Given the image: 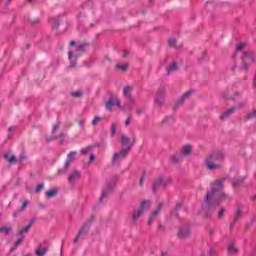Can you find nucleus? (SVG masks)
<instances>
[{
    "label": "nucleus",
    "instance_id": "f257e3e1",
    "mask_svg": "<svg viewBox=\"0 0 256 256\" xmlns=\"http://www.w3.org/2000/svg\"><path fill=\"white\" fill-rule=\"evenodd\" d=\"M230 201L229 196L223 192V180H215L210 184V191L206 194L205 205L208 211L217 207L220 203Z\"/></svg>",
    "mask_w": 256,
    "mask_h": 256
},
{
    "label": "nucleus",
    "instance_id": "f03ea898",
    "mask_svg": "<svg viewBox=\"0 0 256 256\" xmlns=\"http://www.w3.org/2000/svg\"><path fill=\"white\" fill-rule=\"evenodd\" d=\"M223 159V152H214L208 158L205 159V165L208 167L209 171H215V169H219V163H221Z\"/></svg>",
    "mask_w": 256,
    "mask_h": 256
},
{
    "label": "nucleus",
    "instance_id": "7ed1b4c3",
    "mask_svg": "<svg viewBox=\"0 0 256 256\" xmlns=\"http://www.w3.org/2000/svg\"><path fill=\"white\" fill-rule=\"evenodd\" d=\"M83 53H85V43H82L79 46H77L76 50L74 52L73 51H69L68 52V58H69V61H70V67H75V65H77L75 60L78 57H81V55H83Z\"/></svg>",
    "mask_w": 256,
    "mask_h": 256
},
{
    "label": "nucleus",
    "instance_id": "20e7f679",
    "mask_svg": "<svg viewBox=\"0 0 256 256\" xmlns=\"http://www.w3.org/2000/svg\"><path fill=\"white\" fill-rule=\"evenodd\" d=\"M171 183V176H159L153 183L152 189L153 191H157V189H165L167 185Z\"/></svg>",
    "mask_w": 256,
    "mask_h": 256
},
{
    "label": "nucleus",
    "instance_id": "39448f33",
    "mask_svg": "<svg viewBox=\"0 0 256 256\" xmlns=\"http://www.w3.org/2000/svg\"><path fill=\"white\" fill-rule=\"evenodd\" d=\"M151 207V201L149 200H144L141 204H140V208H138L137 210H135L132 214V221L135 223V221H137L139 219V217H141V215L145 212L148 211V209H150Z\"/></svg>",
    "mask_w": 256,
    "mask_h": 256
},
{
    "label": "nucleus",
    "instance_id": "423d86ee",
    "mask_svg": "<svg viewBox=\"0 0 256 256\" xmlns=\"http://www.w3.org/2000/svg\"><path fill=\"white\" fill-rule=\"evenodd\" d=\"M242 67L241 69L243 71H247L249 69V66L252 65V63H255V54L253 52H244L242 56Z\"/></svg>",
    "mask_w": 256,
    "mask_h": 256
},
{
    "label": "nucleus",
    "instance_id": "0eeeda50",
    "mask_svg": "<svg viewBox=\"0 0 256 256\" xmlns=\"http://www.w3.org/2000/svg\"><path fill=\"white\" fill-rule=\"evenodd\" d=\"M243 211H245V206L240 204L236 206L234 210V220L230 223V231H233L235 225H237V221L243 218Z\"/></svg>",
    "mask_w": 256,
    "mask_h": 256
},
{
    "label": "nucleus",
    "instance_id": "6e6552de",
    "mask_svg": "<svg viewBox=\"0 0 256 256\" xmlns=\"http://www.w3.org/2000/svg\"><path fill=\"white\" fill-rule=\"evenodd\" d=\"M119 107V109H123V106H121V101H119V98L117 96H111L109 100L106 102V109L107 111H111L113 107Z\"/></svg>",
    "mask_w": 256,
    "mask_h": 256
},
{
    "label": "nucleus",
    "instance_id": "1a4fd4ad",
    "mask_svg": "<svg viewBox=\"0 0 256 256\" xmlns=\"http://www.w3.org/2000/svg\"><path fill=\"white\" fill-rule=\"evenodd\" d=\"M113 189H115V180L108 182L106 187L103 188L102 194L99 198L100 203L105 199V197H107V195L113 192Z\"/></svg>",
    "mask_w": 256,
    "mask_h": 256
},
{
    "label": "nucleus",
    "instance_id": "9d476101",
    "mask_svg": "<svg viewBox=\"0 0 256 256\" xmlns=\"http://www.w3.org/2000/svg\"><path fill=\"white\" fill-rule=\"evenodd\" d=\"M165 103V88L160 87L156 92L155 104L161 107Z\"/></svg>",
    "mask_w": 256,
    "mask_h": 256
},
{
    "label": "nucleus",
    "instance_id": "9b49d317",
    "mask_svg": "<svg viewBox=\"0 0 256 256\" xmlns=\"http://www.w3.org/2000/svg\"><path fill=\"white\" fill-rule=\"evenodd\" d=\"M133 86H125L123 89V95L128 99V103H135V98H133Z\"/></svg>",
    "mask_w": 256,
    "mask_h": 256
},
{
    "label": "nucleus",
    "instance_id": "f8f14e48",
    "mask_svg": "<svg viewBox=\"0 0 256 256\" xmlns=\"http://www.w3.org/2000/svg\"><path fill=\"white\" fill-rule=\"evenodd\" d=\"M91 221H93V216L91 217L90 220L87 221V223L79 230L77 236L74 239V243H77V241H79V238L81 237V235H85V233H87V230L89 229V227H91Z\"/></svg>",
    "mask_w": 256,
    "mask_h": 256
},
{
    "label": "nucleus",
    "instance_id": "ddd939ff",
    "mask_svg": "<svg viewBox=\"0 0 256 256\" xmlns=\"http://www.w3.org/2000/svg\"><path fill=\"white\" fill-rule=\"evenodd\" d=\"M74 155H77V152L72 151L67 155V160L65 162L64 168L62 170H59V173H67V169L71 167V161H73Z\"/></svg>",
    "mask_w": 256,
    "mask_h": 256
},
{
    "label": "nucleus",
    "instance_id": "4468645a",
    "mask_svg": "<svg viewBox=\"0 0 256 256\" xmlns=\"http://www.w3.org/2000/svg\"><path fill=\"white\" fill-rule=\"evenodd\" d=\"M191 235V227L189 226H183L178 231V237L180 239H187Z\"/></svg>",
    "mask_w": 256,
    "mask_h": 256
},
{
    "label": "nucleus",
    "instance_id": "2eb2a0df",
    "mask_svg": "<svg viewBox=\"0 0 256 256\" xmlns=\"http://www.w3.org/2000/svg\"><path fill=\"white\" fill-rule=\"evenodd\" d=\"M128 150H121L118 153H115L112 157V163L113 165H115V163H117V161H121V159H125V157H127L128 154Z\"/></svg>",
    "mask_w": 256,
    "mask_h": 256
},
{
    "label": "nucleus",
    "instance_id": "dca6fc26",
    "mask_svg": "<svg viewBox=\"0 0 256 256\" xmlns=\"http://www.w3.org/2000/svg\"><path fill=\"white\" fill-rule=\"evenodd\" d=\"M121 145H123V147H127V149L124 150L128 152L131 151V147H133V145L131 144V139H129L127 135H122Z\"/></svg>",
    "mask_w": 256,
    "mask_h": 256
},
{
    "label": "nucleus",
    "instance_id": "f3484780",
    "mask_svg": "<svg viewBox=\"0 0 256 256\" xmlns=\"http://www.w3.org/2000/svg\"><path fill=\"white\" fill-rule=\"evenodd\" d=\"M163 209V204H159L157 209L150 215V218L148 220V225L151 226L153 221L157 219V215H159V212Z\"/></svg>",
    "mask_w": 256,
    "mask_h": 256
},
{
    "label": "nucleus",
    "instance_id": "a211bd4d",
    "mask_svg": "<svg viewBox=\"0 0 256 256\" xmlns=\"http://www.w3.org/2000/svg\"><path fill=\"white\" fill-rule=\"evenodd\" d=\"M194 91L193 90H188L186 93L182 95L178 103L176 104V107H179V105L183 104L185 102V99L193 95Z\"/></svg>",
    "mask_w": 256,
    "mask_h": 256
},
{
    "label": "nucleus",
    "instance_id": "6ab92c4d",
    "mask_svg": "<svg viewBox=\"0 0 256 256\" xmlns=\"http://www.w3.org/2000/svg\"><path fill=\"white\" fill-rule=\"evenodd\" d=\"M244 179L245 178L243 177L234 178L232 181V187H234V189H237V187H241L243 185Z\"/></svg>",
    "mask_w": 256,
    "mask_h": 256
},
{
    "label": "nucleus",
    "instance_id": "aec40b11",
    "mask_svg": "<svg viewBox=\"0 0 256 256\" xmlns=\"http://www.w3.org/2000/svg\"><path fill=\"white\" fill-rule=\"evenodd\" d=\"M192 151H193V147H191V145H189V144H186L182 147V155L183 156L191 155Z\"/></svg>",
    "mask_w": 256,
    "mask_h": 256
},
{
    "label": "nucleus",
    "instance_id": "412c9836",
    "mask_svg": "<svg viewBox=\"0 0 256 256\" xmlns=\"http://www.w3.org/2000/svg\"><path fill=\"white\" fill-rule=\"evenodd\" d=\"M237 247H235L234 242H230L228 245V255H237Z\"/></svg>",
    "mask_w": 256,
    "mask_h": 256
},
{
    "label": "nucleus",
    "instance_id": "4be33fe9",
    "mask_svg": "<svg viewBox=\"0 0 256 256\" xmlns=\"http://www.w3.org/2000/svg\"><path fill=\"white\" fill-rule=\"evenodd\" d=\"M35 220L32 219V221L26 226V227H23L21 228L19 231H18V235H23L24 233H27L29 231V229H31V227H33V222Z\"/></svg>",
    "mask_w": 256,
    "mask_h": 256
},
{
    "label": "nucleus",
    "instance_id": "5701e85b",
    "mask_svg": "<svg viewBox=\"0 0 256 256\" xmlns=\"http://www.w3.org/2000/svg\"><path fill=\"white\" fill-rule=\"evenodd\" d=\"M12 229H13V226H11V224L7 226H2L0 227V233H2L3 235H9Z\"/></svg>",
    "mask_w": 256,
    "mask_h": 256
},
{
    "label": "nucleus",
    "instance_id": "b1692460",
    "mask_svg": "<svg viewBox=\"0 0 256 256\" xmlns=\"http://www.w3.org/2000/svg\"><path fill=\"white\" fill-rule=\"evenodd\" d=\"M235 107H232L230 109H228L227 111H225L221 116L220 119H227V117H229V115L235 113Z\"/></svg>",
    "mask_w": 256,
    "mask_h": 256
},
{
    "label": "nucleus",
    "instance_id": "393cba45",
    "mask_svg": "<svg viewBox=\"0 0 256 256\" xmlns=\"http://www.w3.org/2000/svg\"><path fill=\"white\" fill-rule=\"evenodd\" d=\"M181 161H183V154H175L171 157L172 163H181Z\"/></svg>",
    "mask_w": 256,
    "mask_h": 256
},
{
    "label": "nucleus",
    "instance_id": "a878e982",
    "mask_svg": "<svg viewBox=\"0 0 256 256\" xmlns=\"http://www.w3.org/2000/svg\"><path fill=\"white\" fill-rule=\"evenodd\" d=\"M57 193H59V191L57 189L48 190L46 192V196L48 197V199H51V198L55 197L57 195Z\"/></svg>",
    "mask_w": 256,
    "mask_h": 256
},
{
    "label": "nucleus",
    "instance_id": "bb28decb",
    "mask_svg": "<svg viewBox=\"0 0 256 256\" xmlns=\"http://www.w3.org/2000/svg\"><path fill=\"white\" fill-rule=\"evenodd\" d=\"M183 204L181 202H179L178 204H176V208L175 210L171 213V217L174 219H177V217H179V214H177V211H179V208L182 206Z\"/></svg>",
    "mask_w": 256,
    "mask_h": 256
},
{
    "label": "nucleus",
    "instance_id": "cd10ccee",
    "mask_svg": "<svg viewBox=\"0 0 256 256\" xmlns=\"http://www.w3.org/2000/svg\"><path fill=\"white\" fill-rule=\"evenodd\" d=\"M177 69H179V67H177V63H172L170 67L167 68V74L171 75V73L173 71H177Z\"/></svg>",
    "mask_w": 256,
    "mask_h": 256
},
{
    "label": "nucleus",
    "instance_id": "c85d7f7f",
    "mask_svg": "<svg viewBox=\"0 0 256 256\" xmlns=\"http://www.w3.org/2000/svg\"><path fill=\"white\" fill-rule=\"evenodd\" d=\"M77 179H79V172L72 173L68 178L70 183H73V181H77Z\"/></svg>",
    "mask_w": 256,
    "mask_h": 256
},
{
    "label": "nucleus",
    "instance_id": "c756f323",
    "mask_svg": "<svg viewBox=\"0 0 256 256\" xmlns=\"http://www.w3.org/2000/svg\"><path fill=\"white\" fill-rule=\"evenodd\" d=\"M36 255L37 256H44L47 255V248H38L36 250Z\"/></svg>",
    "mask_w": 256,
    "mask_h": 256
},
{
    "label": "nucleus",
    "instance_id": "7c9ffc66",
    "mask_svg": "<svg viewBox=\"0 0 256 256\" xmlns=\"http://www.w3.org/2000/svg\"><path fill=\"white\" fill-rule=\"evenodd\" d=\"M245 47H247V43L241 42L236 45V51H243V49H245Z\"/></svg>",
    "mask_w": 256,
    "mask_h": 256
},
{
    "label": "nucleus",
    "instance_id": "2f4dec72",
    "mask_svg": "<svg viewBox=\"0 0 256 256\" xmlns=\"http://www.w3.org/2000/svg\"><path fill=\"white\" fill-rule=\"evenodd\" d=\"M110 130H111L112 135H115L117 133V124L115 122H113L111 124Z\"/></svg>",
    "mask_w": 256,
    "mask_h": 256
},
{
    "label": "nucleus",
    "instance_id": "473e14b6",
    "mask_svg": "<svg viewBox=\"0 0 256 256\" xmlns=\"http://www.w3.org/2000/svg\"><path fill=\"white\" fill-rule=\"evenodd\" d=\"M4 159H6L7 161H9V163H14L15 161V156H11L9 157V154H4Z\"/></svg>",
    "mask_w": 256,
    "mask_h": 256
},
{
    "label": "nucleus",
    "instance_id": "72a5a7b5",
    "mask_svg": "<svg viewBox=\"0 0 256 256\" xmlns=\"http://www.w3.org/2000/svg\"><path fill=\"white\" fill-rule=\"evenodd\" d=\"M117 69H119L120 71H127V64H117Z\"/></svg>",
    "mask_w": 256,
    "mask_h": 256
},
{
    "label": "nucleus",
    "instance_id": "f704fd0d",
    "mask_svg": "<svg viewBox=\"0 0 256 256\" xmlns=\"http://www.w3.org/2000/svg\"><path fill=\"white\" fill-rule=\"evenodd\" d=\"M176 43H177L176 40L173 39V38L168 40L169 47H179V46L176 45Z\"/></svg>",
    "mask_w": 256,
    "mask_h": 256
},
{
    "label": "nucleus",
    "instance_id": "c9c22d12",
    "mask_svg": "<svg viewBox=\"0 0 256 256\" xmlns=\"http://www.w3.org/2000/svg\"><path fill=\"white\" fill-rule=\"evenodd\" d=\"M72 97H83V92L81 90L72 92Z\"/></svg>",
    "mask_w": 256,
    "mask_h": 256
},
{
    "label": "nucleus",
    "instance_id": "e433bc0d",
    "mask_svg": "<svg viewBox=\"0 0 256 256\" xmlns=\"http://www.w3.org/2000/svg\"><path fill=\"white\" fill-rule=\"evenodd\" d=\"M143 113H145V107L136 109V115H143Z\"/></svg>",
    "mask_w": 256,
    "mask_h": 256
},
{
    "label": "nucleus",
    "instance_id": "4c0bfd02",
    "mask_svg": "<svg viewBox=\"0 0 256 256\" xmlns=\"http://www.w3.org/2000/svg\"><path fill=\"white\" fill-rule=\"evenodd\" d=\"M253 118H256V110H253L247 115V119H253Z\"/></svg>",
    "mask_w": 256,
    "mask_h": 256
},
{
    "label": "nucleus",
    "instance_id": "58836bf2",
    "mask_svg": "<svg viewBox=\"0 0 256 256\" xmlns=\"http://www.w3.org/2000/svg\"><path fill=\"white\" fill-rule=\"evenodd\" d=\"M91 151V147H86L81 149L82 155H87Z\"/></svg>",
    "mask_w": 256,
    "mask_h": 256
},
{
    "label": "nucleus",
    "instance_id": "ea45409f",
    "mask_svg": "<svg viewBox=\"0 0 256 256\" xmlns=\"http://www.w3.org/2000/svg\"><path fill=\"white\" fill-rule=\"evenodd\" d=\"M99 121H101V117L99 116L94 117V119L92 120V125L95 126L96 124L99 123Z\"/></svg>",
    "mask_w": 256,
    "mask_h": 256
},
{
    "label": "nucleus",
    "instance_id": "a19ab883",
    "mask_svg": "<svg viewBox=\"0 0 256 256\" xmlns=\"http://www.w3.org/2000/svg\"><path fill=\"white\" fill-rule=\"evenodd\" d=\"M29 205V202L24 201L23 205L19 208V211H24L25 207H27Z\"/></svg>",
    "mask_w": 256,
    "mask_h": 256
},
{
    "label": "nucleus",
    "instance_id": "79ce46f5",
    "mask_svg": "<svg viewBox=\"0 0 256 256\" xmlns=\"http://www.w3.org/2000/svg\"><path fill=\"white\" fill-rule=\"evenodd\" d=\"M43 189V183L39 184L36 189H35V192L36 193H39V191H41Z\"/></svg>",
    "mask_w": 256,
    "mask_h": 256
},
{
    "label": "nucleus",
    "instance_id": "37998d69",
    "mask_svg": "<svg viewBox=\"0 0 256 256\" xmlns=\"http://www.w3.org/2000/svg\"><path fill=\"white\" fill-rule=\"evenodd\" d=\"M58 27H59V21L55 20L52 25V29H58Z\"/></svg>",
    "mask_w": 256,
    "mask_h": 256
},
{
    "label": "nucleus",
    "instance_id": "c03bdc74",
    "mask_svg": "<svg viewBox=\"0 0 256 256\" xmlns=\"http://www.w3.org/2000/svg\"><path fill=\"white\" fill-rule=\"evenodd\" d=\"M23 243V237L19 238L16 242H15V247H17L18 245H21Z\"/></svg>",
    "mask_w": 256,
    "mask_h": 256
},
{
    "label": "nucleus",
    "instance_id": "a18cd8bd",
    "mask_svg": "<svg viewBox=\"0 0 256 256\" xmlns=\"http://www.w3.org/2000/svg\"><path fill=\"white\" fill-rule=\"evenodd\" d=\"M25 159H27V157L25 156V154H20L18 160L21 161H25Z\"/></svg>",
    "mask_w": 256,
    "mask_h": 256
},
{
    "label": "nucleus",
    "instance_id": "49530a36",
    "mask_svg": "<svg viewBox=\"0 0 256 256\" xmlns=\"http://www.w3.org/2000/svg\"><path fill=\"white\" fill-rule=\"evenodd\" d=\"M223 213H225V210L221 209L218 213V219H221V217H223Z\"/></svg>",
    "mask_w": 256,
    "mask_h": 256
},
{
    "label": "nucleus",
    "instance_id": "de8ad7c7",
    "mask_svg": "<svg viewBox=\"0 0 256 256\" xmlns=\"http://www.w3.org/2000/svg\"><path fill=\"white\" fill-rule=\"evenodd\" d=\"M130 123H131V117H128L125 121V127L129 126Z\"/></svg>",
    "mask_w": 256,
    "mask_h": 256
},
{
    "label": "nucleus",
    "instance_id": "09e8293b",
    "mask_svg": "<svg viewBox=\"0 0 256 256\" xmlns=\"http://www.w3.org/2000/svg\"><path fill=\"white\" fill-rule=\"evenodd\" d=\"M143 181H145V177H144V176H142V177L140 178V181H139L140 187H143Z\"/></svg>",
    "mask_w": 256,
    "mask_h": 256
},
{
    "label": "nucleus",
    "instance_id": "8fccbe9b",
    "mask_svg": "<svg viewBox=\"0 0 256 256\" xmlns=\"http://www.w3.org/2000/svg\"><path fill=\"white\" fill-rule=\"evenodd\" d=\"M95 160V155L94 154H91L90 155V159H89V163H91L92 161Z\"/></svg>",
    "mask_w": 256,
    "mask_h": 256
},
{
    "label": "nucleus",
    "instance_id": "3c124183",
    "mask_svg": "<svg viewBox=\"0 0 256 256\" xmlns=\"http://www.w3.org/2000/svg\"><path fill=\"white\" fill-rule=\"evenodd\" d=\"M79 125H80V127H83V125H85V120L84 119L80 120Z\"/></svg>",
    "mask_w": 256,
    "mask_h": 256
},
{
    "label": "nucleus",
    "instance_id": "603ef678",
    "mask_svg": "<svg viewBox=\"0 0 256 256\" xmlns=\"http://www.w3.org/2000/svg\"><path fill=\"white\" fill-rule=\"evenodd\" d=\"M57 129H59V125H54L52 131H57Z\"/></svg>",
    "mask_w": 256,
    "mask_h": 256
},
{
    "label": "nucleus",
    "instance_id": "864d4df0",
    "mask_svg": "<svg viewBox=\"0 0 256 256\" xmlns=\"http://www.w3.org/2000/svg\"><path fill=\"white\" fill-rule=\"evenodd\" d=\"M123 57H129V52L128 51H124Z\"/></svg>",
    "mask_w": 256,
    "mask_h": 256
},
{
    "label": "nucleus",
    "instance_id": "5fc2aeb1",
    "mask_svg": "<svg viewBox=\"0 0 256 256\" xmlns=\"http://www.w3.org/2000/svg\"><path fill=\"white\" fill-rule=\"evenodd\" d=\"M70 46H71V47H75V41H71V42H70Z\"/></svg>",
    "mask_w": 256,
    "mask_h": 256
},
{
    "label": "nucleus",
    "instance_id": "6e6d98bb",
    "mask_svg": "<svg viewBox=\"0 0 256 256\" xmlns=\"http://www.w3.org/2000/svg\"><path fill=\"white\" fill-rule=\"evenodd\" d=\"M19 215V212H14L13 213V217L15 218V217H17Z\"/></svg>",
    "mask_w": 256,
    "mask_h": 256
},
{
    "label": "nucleus",
    "instance_id": "4d7b16f0",
    "mask_svg": "<svg viewBox=\"0 0 256 256\" xmlns=\"http://www.w3.org/2000/svg\"><path fill=\"white\" fill-rule=\"evenodd\" d=\"M15 249H17V247H15V244H14V246L11 248V251H15Z\"/></svg>",
    "mask_w": 256,
    "mask_h": 256
},
{
    "label": "nucleus",
    "instance_id": "13d9d810",
    "mask_svg": "<svg viewBox=\"0 0 256 256\" xmlns=\"http://www.w3.org/2000/svg\"><path fill=\"white\" fill-rule=\"evenodd\" d=\"M169 119H171V117L166 118L165 122L167 123V121H169Z\"/></svg>",
    "mask_w": 256,
    "mask_h": 256
},
{
    "label": "nucleus",
    "instance_id": "bf43d9fd",
    "mask_svg": "<svg viewBox=\"0 0 256 256\" xmlns=\"http://www.w3.org/2000/svg\"><path fill=\"white\" fill-rule=\"evenodd\" d=\"M10 3H11V0H8L7 5H9Z\"/></svg>",
    "mask_w": 256,
    "mask_h": 256
},
{
    "label": "nucleus",
    "instance_id": "052dcab7",
    "mask_svg": "<svg viewBox=\"0 0 256 256\" xmlns=\"http://www.w3.org/2000/svg\"><path fill=\"white\" fill-rule=\"evenodd\" d=\"M211 255H213V250L210 251Z\"/></svg>",
    "mask_w": 256,
    "mask_h": 256
},
{
    "label": "nucleus",
    "instance_id": "680f3d73",
    "mask_svg": "<svg viewBox=\"0 0 256 256\" xmlns=\"http://www.w3.org/2000/svg\"><path fill=\"white\" fill-rule=\"evenodd\" d=\"M254 255H256V248H255V250H254Z\"/></svg>",
    "mask_w": 256,
    "mask_h": 256
},
{
    "label": "nucleus",
    "instance_id": "e2e57ef3",
    "mask_svg": "<svg viewBox=\"0 0 256 256\" xmlns=\"http://www.w3.org/2000/svg\"><path fill=\"white\" fill-rule=\"evenodd\" d=\"M255 220L252 219V223H254Z\"/></svg>",
    "mask_w": 256,
    "mask_h": 256
},
{
    "label": "nucleus",
    "instance_id": "0e129e2a",
    "mask_svg": "<svg viewBox=\"0 0 256 256\" xmlns=\"http://www.w3.org/2000/svg\"><path fill=\"white\" fill-rule=\"evenodd\" d=\"M253 199H256V195H255V197Z\"/></svg>",
    "mask_w": 256,
    "mask_h": 256
}]
</instances>
